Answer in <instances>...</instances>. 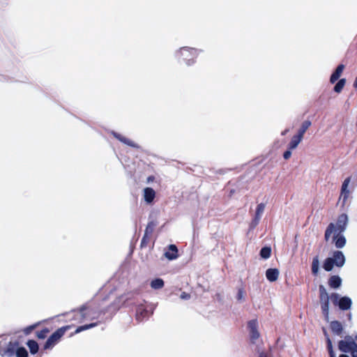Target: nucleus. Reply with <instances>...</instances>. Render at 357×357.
<instances>
[{"mask_svg": "<svg viewBox=\"0 0 357 357\" xmlns=\"http://www.w3.org/2000/svg\"><path fill=\"white\" fill-rule=\"evenodd\" d=\"M320 298L329 297L326 288L323 285L319 286Z\"/></svg>", "mask_w": 357, "mask_h": 357, "instance_id": "c9c22d12", "label": "nucleus"}, {"mask_svg": "<svg viewBox=\"0 0 357 357\" xmlns=\"http://www.w3.org/2000/svg\"><path fill=\"white\" fill-rule=\"evenodd\" d=\"M351 181V178L349 176L346 178L342 183L340 199H342L343 204H345L349 197L350 191L349 190V186L350 185Z\"/></svg>", "mask_w": 357, "mask_h": 357, "instance_id": "6e6552de", "label": "nucleus"}, {"mask_svg": "<svg viewBox=\"0 0 357 357\" xmlns=\"http://www.w3.org/2000/svg\"><path fill=\"white\" fill-rule=\"evenodd\" d=\"M319 260L317 258H314L312 264V271L314 274H317L319 271Z\"/></svg>", "mask_w": 357, "mask_h": 357, "instance_id": "72a5a7b5", "label": "nucleus"}, {"mask_svg": "<svg viewBox=\"0 0 357 357\" xmlns=\"http://www.w3.org/2000/svg\"><path fill=\"white\" fill-rule=\"evenodd\" d=\"M165 256L169 260H174L178 258V254L177 247L174 244L169 245L168 250L165 253Z\"/></svg>", "mask_w": 357, "mask_h": 357, "instance_id": "f8f14e48", "label": "nucleus"}, {"mask_svg": "<svg viewBox=\"0 0 357 357\" xmlns=\"http://www.w3.org/2000/svg\"><path fill=\"white\" fill-rule=\"evenodd\" d=\"M326 340H327V347H328V352H329V354H330V357H332V355L333 356H335V354L333 351V345H332V342L331 340H330V338L328 337V335H326Z\"/></svg>", "mask_w": 357, "mask_h": 357, "instance_id": "f704fd0d", "label": "nucleus"}, {"mask_svg": "<svg viewBox=\"0 0 357 357\" xmlns=\"http://www.w3.org/2000/svg\"><path fill=\"white\" fill-rule=\"evenodd\" d=\"M15 355L16 357H28V351L24 347L18 346Z\"/></svg>", "mask_w": 357, "mask_h": 357, "instance_id": "c85d7f7f", "label": "nucleus"}, {"mask_svg": "<svg viewBox=\"0 0 357 357\" xmlns=\"http://www.w3.org/2000/svg\"><path fill=\"white\" fill-rule=\"evenodd\" d=\"M265 204L264 203H260L257 206L256 213H255V218L254 220V225H257L259 222L261 217L265 209Z\"/></svg>", "mask_w": 357, "mask_h": 357, "instance_id": "a211bd4d", "label": "nucleus"}, {"mask_svg": "<svg viewBox=\"0 0 357 357\" xmlns=\"http://www.w3.org/2000/svg\"><path fill=\"white\" fill-rule=\"evenodd\" d=\"M303 137H301V135H298V134L294 135L291 139V142L289 144V149L290 150L295 149L298 145L300 144V142L302 141Z\"/></svg>", "mask_w": 357, "mask_h": 357, "instance_id": "4be33fe9", "label": "nucleus"}, {"mask_svg": "<svg viewBox=\"0 0 357 357\" xmlns=\"http://www.w3.org/2000/svg\"><path fill=\"white\" fill-rule=\"evenodd\" d=\"M248 329L251 342L252 343H255V342L260 337L258 321L256 319L249 321L248 322Z\"/></svg>", "mask_w": 357, "mask_h": 357, "instance_id": "423d86ee", "label": "nucleus"}, {"mask_svg": "<svg viewBox=\"0 0 357 357\" xmlns=\"http://www.w3.org/2000/svg\"><path fill=\"white\" fill-rule=\"evenodd\" d=\"M331 238L337 248H342L345 246L347 241L342 233L333 232Z\"/></svg>", "mask_w": 357, "mask_h": 357, "instance_id": "1a4fd4ad", "label": "nucleus"}, {"mask_svg": "<svg viewBox=\"0 0 357 357\" xmlns=\"http://www.w3.org/2000/svg\"><path fill=\"white\" fill-rule=\"evenodd\" d=\"M199 52L195 48L183 47L178 52L177 56L180 61H183L186 65L191 66L195 62Z\"/></svg>", "mask_w": 357, "mask_h": 357, "instance_id": "20e7f679", "label": "nucleus"}, {"mask_svg": "<svg viewBox=\"0 0 357 357\" xmlns=\"http://www.w3.org/2000/svg\"><path fill=\"white\" fill-rule=\"evenodd\" d=\"M157 225H158V222L155 220L149 221L146 227L144 234L152 236V234H153Z\"/></svg>", "mask_w": 357, "mask_h": 357, "instance_id": "b1692460", "label": "nucleus"}, {"mask_svg": "<svg viewBox=\"0 0 357 357\" xmlns=\"http://www.w3.org/2000/svg\"><path fill=\"white\" fill-rule=\"evenodd\" d=\"M354 86L355 88H357V76H356V79H355V81L354 82Z\"/></svg>", "mask_w": 357, "mask_h": 357, "instance_id": "37998d69", "label": "nucleus"}, {"mask_svg": "<svg viewBox=\"0 0 357 357\" xmlns=\"http://www.w3.org/2000/svg\"><path fill=\"white\" fill-rule=\"evenodd\" d=\"M345 84H346V79H344V78L340 79L338 81V82L335 84V86H334V91L337 93H340L342 91L343 88L344 87Z\"/></svg>", "mask_w": 357, "mask_h": 357, "instance_id": "bb28decb", "label": "nucleus"}, {"mask_svg": "<svg viewBox=\"0 0 357 357\" xmlns=\"http://www.w3.org/2000/svg\"><path fill=\"white\" fill-rule=\"evenodd\" d=\"M18 346H20L18 341H10L5 348H0V355L3 357H13Z\"/></svg>", "mask_w": 357, "mask_h": 357, "instance_id": "0eeeda50", "label": "nucleus"}, {"mask_svg": "<svg viewBox=\"0 0 357 357\" xmlns=\"http://www.w3.org/2000/svg\"><path fill=\"white\" fill-rule=\"evenodd\" d=\"M100 322H94V323H91V324H85V325H83V326H78L76 330L72 333L70 334V337L73 336L75 334H77L79 333H81L84 331H86V330H88V329H90V328H92L95 326H97L98 324H99Z\"/></svg>", "mask_w": 357, "mask_h": 357, "instance_id": "aec40b11", "label": "nucleus"}, {"mask_svg": "<svg viewBox=\"0 0 357 357\" xmlns=\"http://www.w3.org/2000/svg\"><path fill=\"white\" fill-rule=\"evenodd\" d=\"M332 297L334 298L335 300H337L339 298V296L337 294H333L332 295Z\"/></svg>", "mask_w": 357, "mask_h": 357, "instance_id": "79ce46f5", "label": "nucleus"}, {"mask_svg": "<svg viewBox=\"0 0 357 357\" xmlns=\"http://www.w3.org/2000/svg\"><path fill=\"white\" fill-rule=\"evenodd\" d=\"M245 298V293L242 289H239L237 294V299L238 301H243Z\"/></svg>", "mask_w": 357, "mask_h": 357, "instance_id": "e433bc0d", "label": "nucleus"}, {"mask_svg": "<svg viewBox=\"0 0 357 357\" xmlns=\"http://www.w3.org/2000/svg\"><path fill=\"white\" fill-rule=\"evenodd\" d=\"M344 69V65L340 64L335 70L333 72V73L331 75L330 78L331 83L333 84L335 83L342 75L343 70Z\"/></svg>", "mask_w": 357, "mask_h": 357, "instance_id": "f3484780", "label": "nucleus"}, {"mask_svg": "<svg viewBox=\"0 0 357 357\" xmlns=\"http://www.w3.org/2000/svg\"><path fill=\"white\" fill-rule=\"evenodd\" d=\"M112 135L119 141H120L121 142H122L129 146H131V147H137V146L134 142H132L130 139L121 135L119 133H117L116 132H112Z\"/></svg>", "mask_w": 357, "mask_h": 357, "instance_id": "4468645a", "label": "nucleus"}, {"mask_svg": "<svg viewBox=\"0 0 357 357\" xmlns=\"http://www.w3.org/2000/svg\"><path fill=\"white\" fill-rule=\"evenodd\" d=\"M151 238V236L144 234L141 241L140 247L142 248H146L150 243Z\"/></svg>", "mask_w": 357, "mask_h": 357, "instance_id": "473e14b6", "label": "nucleus"}, {"mask_svg": "<svg viewBox=\"0 0 357 357\" xmlns=\"http://www.w3.org/2000/svg\"><path fill=\"white\" fill-rule=\"evenodd\" d=\"M339 357H349V356L345 354H342Z\"/></svg>", "mask_w": 357, "mask_h": 357, "instance_id": "a18cd8bd", "label": "nucleus"}, {"mask_svg": "<svg viewBox=\"0 0 357 357\" xmlns=\"http://www.w3.org/2000/svg\"><path fill=\"white\" fill-rule=\"evenodd\" d=\"M355 344L352 339L349 337H346L344 340L340 341L338 347L341 351L348 353L350 352Z\"/></svg>", "mask_w": 357, "mask_h": 357, "instance_id": "9d476101", "label": "nucleus"}, {"mask_svg": "<svg viewBox=\"0 0 357 357\" xmlns=\"http://www.w3.org/2000/svg\"><path fill=\"white\" fill-rule=\"evenodd\" d=\"M345 263V257L342 252L335 251L332 257L326 259L323 267L326 271H331L333 266L342 267Z\"/></svg>", "mask_w": 357, "mask_h": 357, "instance_id": "39448f33", "label": "nucleus"}, {"mask_svg": "<svg viewBox=\"0 0 357 357\" xmlns=\"http://www.w3.org/2000/svg\"><path fill=\"white\" fill-rule=\"evenodd\" d=\"M26 345L28 346L31 354L34 355L38 353L39 347L36 341L33 340H29L26 342Z\"/></svg>", "mask_w": 357, "mask_h": 357, "instance_id": "5701e85b", "label": "nucleus"}, {"mask_svg": "<svg viewBox=\"0 0 357 357\" xmlns=\"http://www.w3.org/2000/svg\"><path fill=\"white\" fill-rule=\"evenodd\" d=\"M291 155V152L290 150L286 151L284 154L283 157L285 160H288Z\"/></svg>", "mask_w": 357, "mask_h": 357, "instance_id": "ea45409f", "label": "nucleus"}, {"mask_svg": "<svg viewBox=\"0 0 357 357\" xmlns=\"http://www.w3.org/2000/svg\"><path fill=\"white\" fill-rule=\"evenodd\" d=\"M311 126V122L310 121H305L300 128L298 135H301L303 138V135L306 130L309 128V127Z\"/></svg>", "mask_w": 357, "mask_h": 357, "instance_id": "a878e982", "label": "nucleus"}, {"mask_svg": "<svg viewBox=\"0 0 357 357\" xmlns=\"http://www.w3.org/2000/svg\"><path fill=\"white\" fill-rule=\"evenodd\" d=\"M73 325H66L59 328L54 332L46 340L43 345L44 350H50L54 348L60 341L61 337L64 335L66 331L70 329Z\"/></svg>", "mask_w": 357, "mask_h": 357, "instance_id": "7ed1b4c3", "label": "nucleus"}, {"mask_svg": "<svg viewBox=\"0 0 357 357\" xmlns=\"http://www.w3.org/2000/svg\"><path fill=\"white\" fill-rule=\"evenodd\" d=\"M271 249L269 247H264L260 251V256L263 259H268L271 257Z\"/></svg>", "mask_w": 357, "mask_h": 357, "instance_id": "c756f323", "label": "nucleus"}, {"mask_svg": "<svg viewBox=\"0 0 357 357\" xmlns=\"http://www.w3.org/2000/svg\"><path fill=\"white\" fill-rule=\"evenodd\" d=\"M72 313L73 314L72 319L78 320V322L81 323L85 319H98L101 312H96L92 307L87 305H83L79 308L73 310Z\"/></svg>", "mask_w": 357, "mask_h": 357, "instance_id": "f257e3e1", "label": "nucleus"}, {"mask_svg": "<svg viewBox=\"0 0 357 357\" xmlns=\"http://www.w3.org/2000/svg\"><path fill=\"white\" fill-rule=\"evenodd\" d=\"M349 218L345 213L340 215L336 223H330L325 231V239L329 241L333 232L342 233L347 229Z\"/></svg>", "mask_w": 357, "mask_h": 357, "instance_id": "f03ea898", "label": "nucleus"}, {"mask_svg": "<svg viewBox=\"0 0 357 357\" xmlns=\"http://www.w3.org/2000/svg\"><path fill=\"white\" fill-rule=\"evenodd\" d=\"M352 357H357V344H355L352 349L350 351Z\"/></svg>", "mask_w": 357, "mask_h": 357, "instance_id": "58836bf2", "label": "nucleus"}, {"mask_svg": "<svg viewBox=\"0 0 357 357\" xmlns=\"http://www.w3.org/2000/svg\"><path fill=\"white\" fill-rule=\"evenodd\" d=\"M165 285V282L161 278H156L151 282V287L153 289H160Z\"/></svg>", "mask_w": 357, "mask_h": 357, "instance_id": "393cba45", "label": "nucleus"}, {"mask_svg": "<svg viewBox=\"0 0 357 357\" xmlns=\"http://www.w3.org/2000/svg\"><path fill=\"white\" fill-rule=\"evenodd\" d=\"M288 132L287 130H284V132H282V135H285L287 132Z\"/></svg>", "mask_w": 357, "mask_h": 357, "instance_id": "c03bdc74", "label": "nucleus"}, {"mask_svg": "<svg viewBox=\"0 0 357 357\" xmlns=\"http://www.w3.org/2000/svg\"><path fill=\"white\" fill-rule=\"evenodd\" d=\"M320 303L322 312L326 319L328 320L329 315V297L320 298Z\"/></svg>", "mask_w": 357, "mask_h": 357, "instance_id": "dca6fc26", "label": "nucleus"}, {"mask_svg": "<svg viewBox=\"0 0 357 357\" xmlns=\"http://www.w3.org/2000/svg\"><path fill=\"white\" fill-rule=\"evenodd\" d=\"M338 305L341 310H346L351 307V300L350 298L344 296L340 299Z\"/></svg>", "mask_w": 357, "mask_h": 357, "instance_id": "6ab92c4d", "label": "nucleus"}, {"mask_svg": "<svg viewBox=\"0 0 357 357\" xmlns=\"http://www.w3.org/2000/svg\"><path fill=\"white\" fill-rule=\"evenodd\" d=\"M40 325V322H37L32 325H30L23 329V333L24 335H28L31 333V332L36 329Z\"/></svg>", "mask_w": 357, "mask_h": 357, "instance_id": "2f4dec72", "label": "nucleus"}, {"mask_svg": "<svg viewBox=\"0 0 357 357\" xmlns=\"http://www.w3.org/2000/svg\"><path fill=\"white\" fill-rule=\"evenodd\" d=\"M279 270L278 268H268L266 271V277L270 282H275L279 277Z\"/></svg>", "mask_w": 357, "mask_h": 357, "instance_id": "2eb2a0df", "label": "nucleus"}, {"mask_svg": "<svg viewBox=\"0 0 357 357\" xmlns=\"http://www.w3.org/2000/svg\"><path fill=\"white\" fill-rule=\"evenodd\" d=\"M154 180H155V176H152V175L149 176L147 178V183L153 182Z\"/></svg>", "mask_w": 357, "mask_h": 357, "instance_id": "a19ab883", "label": "nucleus"}, {"mask_svg": "<svg viewBox=\"0 0 357 357\" xmlns=\"http://www.w3.org/2000/svg\"><path fill=\"white\" fill-rule=\"evenodd\" d=\"M180 298L184 300H188L190 298V294L185 291L182 292L180 295Z\"/></svg>", "mask_w": 357, "mask_h": 357, "instance_id": "4c0bfd02", "label": "nucleus"}, {"mask_svg": "<svg viewBox=\"0 0 357 357\" xmlns=\"http://www.w3.org/2000/svg\"><path fill=\"white\" fill-rule=\"evenodd\" d=\"M50 332V329L48 328H43L42 330L39 331H37L36 333V336L38 338V339H45L47 334Z\"/></svg>", "mask_w": 357, "mask_h": 357, "instance_id": "7c9ffc66", "label": "nucleus"}, {"mask_svg": "<svg viewBox=\"0 0 357 357\" xmlns=\"http://www.w3.org/2000/svg\"><path fill=\"white\" fill-rule=\"evenodd\" d=\"M328 284L331 288L337 289L342 284V279L337 275H333L328 280Z\"/></svg>", "mask_w": 357, "mask_h": 357, "instance_id": "412c9836", "label": "nucleus"}, {"mask_svg": "<svg viewBox=\"0 0 357 357\" xmlns=\"http://www.w3.org/2000/svg\"><path fill=\"white\" fill-rule=\"evenodd\" d=\"M331 328L332 331L337 334H340L342 330L341 324L336 321L331 322Z\"/></svg>", "mask_w": 357, "mask_h": 357, "instance_id": "cd10ccee", "label": "nucleus"}, {"mask_svg": "<svg viewBox=\"0 0 357 357\" xmlns=\"http://www.w3.org/2000/svg\"><path fill=\"white\" fill-rule=\"evenodd\" d=\"M149 317V311L144 304H139L137 306L135 319L138 322H141L144 319Z\"/></svg>", "mask_w": 357, "mask_h": 357, "instance_id": "9b49d317", "label": "nucleus"}, {"mask_svg": "<svg viewBox=\"0 0 357 357\" xmlns=\"http://www.w3.org/2000/svg\"><path fill=\"white\" fill-rule=\"evenodd\" d=\"M144 197L146 203H151L155 197V192L151 188H145L144 190Z\"/></svg>", "mask_w": 357, "mask_h": 357, "instance_id": "ddd939ff", "label": "nucleus"}, {"mask_svg": "<svg viewBox=\"0 0 357 357\" xmlns=\"http://www.w3.org/2000/svg\"><path fill=\"white\" fill-rule=\"evenodd\" d=\"M259 357H266V356L265 355H264V354H261V355L259 356Z\"/></svg>", "mask_w": 357, "mask_h": 357, "instance_id": "49530a36", "label": "nucleus"}]
</instances>
